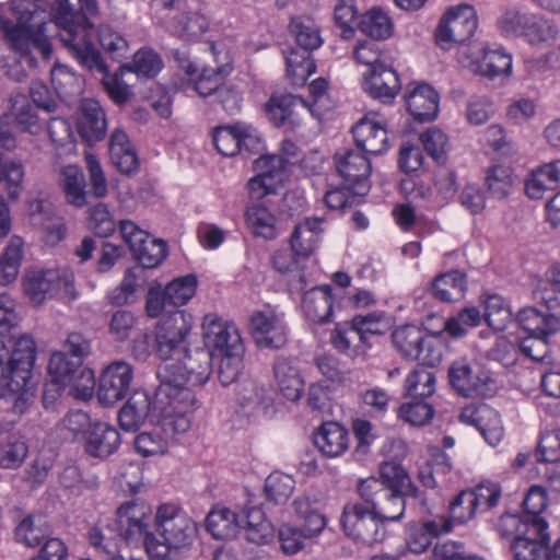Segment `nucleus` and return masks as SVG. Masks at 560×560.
Wrapping results in <instances>:
<instances>
[{
	"instance_id": "1",
	"label": "nucleus",
	"mask_w": 560,
	"mask_h": 560,
	"mask_svg": "<svg viewBox=\"0 0 560 560\" xmlns=\"http://www.w3.org/2000/svg\"><path fill=\"white\" fill-rule=\"evenodd\" d=\"M196 406L191 389L162 380L153 400L144 390L135 392L119 410L118 421L125 431L135 432L149 420L166 435H179L189 430Z\"/></svg>"
},
{
	"instance_id": "2",
	"label": "nucleus",
	"mask_w": 560,
	"mask_h": 560,
	"mask_svg": "<svg viewBox=\"0 0 560 560\" xmlns=\"http://www.w3.org/2000/svg\"><path fill=\"white\" fill-rule=\"evenodd\" d=\"M36 346L32 336L0 337V399L11 404L15 415H23L35 398L31 382Z\"/></svg>"
},
{
	"instance_id": "3",
	"label": "nucleus",
	"mask_w": 560,
	"mask_h": 560,
	"mask_svg": "<svg viewBox=\"0 0 560 560\" xmlns=\"http://www.w3.org/2000/svg\"><path fill=\"white\" fill-rule=\"evenodd\" d=\"M58 23L63 27L61 43L69 52L85 68L102 74V83L116 104H124L131 95L129 85L122 80L125 72H131V66L121 65L117 72L109 73L100 51L89 42L90 25L83 16L61 15Z\"/></svg>"
},
{
	"instance_id": "4",
	"label": "nucleus",
	"mask_w": 560,
	"mask_h": 560,
	"mask_svg": "<svg viewBox=\"0 0 560 560\" xmlns=\"http://www.w3.org/2000/svg\"><path fill=\"white\" fill-rule=\"evenodd\" d=\"M154 528L163 540L160 541L154 535L147 538V553L152 560H165L172 549L178 550L191 545L198 532L192 518L173 503L158 506Z\"/></svg>"
},
{
	"instance_id": "5",
	"label": "nucleus",
	"mask_w": 560,
	"mask_h": 560,
	"mask_svg": "<svg viewBox=\"0 0 560 560\" xmlns=\"http://www.w3.org/2000/svg\"><path fill=\"white\" fill-rule=\"evenodd\" d=\"M21 284L24 295L34 306L54 298L72 301L78 294L74 273L67 266H30L22 275Z\"/></svg>"
},
{
	"instance_id": "6",
	"label": "nucleus",
	"mask_w": 560,
	"mask_h": 560,
	"mask_svg": "<svg viewBox=\"0 0 560 560\" xmlns=\"http://www.w3.org/2000/svg\"><path fill=\"white\" fill-rule=\"evenodd\" d=\"M194 327L191 314L176 310L163 314L155 325L154 351L162 360H168L184 347Z\"/></svg>"
},
{
	"instance_id": "7",
	"label": "nucleus",
	"mask_w": 560,
	"mask_h": 560,
	"mask_svg": "<svg viewBox=\"0 0 560 560\" xmlns=\"http://www.w3.org/2000/svg\"><path fill=\"white\" fill-rule=\"evenodd\" d=\"M345 534L364 545H374L384 540L386 530L370 505L349 502L343 506L340 517Z\"/></svg>"
},
{
	"instance_id": "8",
	"label": "nucleus",
	"mask_w": 560,
	"mask_h": 560,
	"mask_svg": "<svg viewBox=\"0 0 560 560\" xmlns=\"http://www.w3.org/2000/svg\"><path fill=\"white\" fill-rule=\"evenodd\" d=\"M359 497L369 504L374 514L384 525L387 522H398L406 509L404 497L407 494L388 491L382 488L376 477L360 479L357 485Z\"/></svg>"
},
{
	"instance_id": "9",
	"label": "nucleus",
	"mask_w": 560,
	"mask_h": 560,
	"mask_svg": "<svg viewBox=\"0 0 560 560\" xmlns=\"http://www.w3.org/2000/svg\"><path fill=\"white\" fill-rule=\"evenodd\" d=\"M211 50L217 65L214 67H199L196 62L186 60L182 63L184 73L189 82L194 84L195 91L202 97L218 93L223 86L224 79L232 71V58L228 51L218 50L215 44L211 45Z\"/></svg>"
},
{
	"instance_id": "10",
	"label": "nucleus",
	"mask_w": 560,
	"mask_h": 560,
	"mask_svg": "<svg viewBox=\"0 0 560 560\" xmlns=\"http://www.w3.org/2000/svg\"><path fill=\"white\" fill-rule=\"evenodd\" d=\"M477 26L476 11L471 5L453 7L441 19L435 31V42L442 49H451L455 44L468 40Z\"/></svg>"
},
{
	"instance_id": "11",
	"label": "nucleus",
	"mask_w": 560,
	"mask_h": 560,
	"mask_svg": "<svg viewBox=\"0 0 560 560\" xmlns=\"http://www.w3.org/2000/svg\"><path fill=\"white\" fill-rule=\"evenodd\" d=\"M0 28L11 47L21 55H28L32 49H35L44 59L50 58L51 44L45 33L46 23L30 24L21 18L19 24L12 25L8 19L0 16Z\"/></svg>"
},
{
	"instance_id": "12",
	"label": "nucleus",
	"mask_w": 560,
	"mask_h": 560,
	"mask_svg": "<svg viewBox=\"0 0 560 560\" xmlns=\"http://www.w3.org/2000/svg\"><path fill=\"white\" fill-rule=\"evenodd\" d=\"M501 493V487L491 481L481 482L472 490H463L451 501L452 517L459 524L466 523L477 512L497 506Z\"/></svg>"
},
{
	"instance_id": "13",
	"label": "nucleus",
	"mask_w": 560,
	"mask_h": 560,
	"mask_svg": "<svg viewBox=\"0 0 560 560\" xmlns=\"http://www.w3.org/2000/svg\"><path fill=\"white\" fill-rule=\"evenodd\" d=\"M452 387L462 396H488L494 392V381L489 372L466 358L455 360L448 369Z\"/></svg>"
},
{
	"instance_id": "14",
	"label": "nucleus",
	"mask_w": 560,
	"mask_h": 560,
	"mask_svg": "<svg viewBox=\"0 0 560 560\" xmlns=\"http://www.w3.org/2000/svg\"><path fill=\"white\" fill-rule=\"evenodd\" d=\"M290 164L283 156L264 155L257 159L255 168L258 174L247 184L250 198L259 200L275 194L287 179Z\"/></svg>"
},
{
	"instance_id": "15",
	"label": "nucleus",
	"mask_w": 560,
	"mask_h": 560,
	"mask_svg": "<svg viewBox=\"0 0 560 560\" xmlns=\"http://www.w3.org/2000/svg\"><path fill=\"white\" fill-rule=\"evenodd\" d=\"M152 510L143 501L132 500L122 503L116 511V523L119 535L127 542L143 541L147 549V538L153 536L149 532Z\"/></svg>"
},
{
	"instance_id": "16",
	"label": "nucleus",
	"mask_w": 560,
	"mask_h": 560,
	"mask_svg": "<svg viewBox=\"0 0 560 560\" xmlns=\"http://www.w3.org/2000/svg\"><path fill=\"white\" fill-rule=\"evenodd\" d=\"M249 331L259 349H280L288 341V328L282 314L270 308L252 314Z\"/></svg>"
},
{
	"instance_id": "17",
	"label": "nucleus",
	"mask_w": 560,
	"mask_h": 560,
	"mask_svg": "<svg viewBox=\"0 0 560 560\" xmlns=\"http://www.w3.org/2000/svg\"><path fill=\"white\" fill-rule=\"evenodd\" d=\"M201 329L205 345L212 355L230 353L236 346L245 349L236 325L214 313L203 316Z\"/></svg>"
},
{
	"instance_id": "18",
	"label": "nucleus",
	"mask_w": 560,
	"mask_h": 560,
	"mask_svg": "<svg viewBox=\"0 0 560 560\" xmlns=\"http://www.w3.org/2000/svg\"><path fill=\"white\" fill-rule=\"evenodd\" d=\"M265 110L275 126L287 127L291 131L302 125L303 114L315 115L313 106L290 93L272 94L265 104Z\"/></svg>"
},
{
	"instance_id": "19",
	"label": "nucleus",
	"mask_w": 560,
	"mask_h": 560,
	"mask_svg": "<svg viewBox=\"0 0 560 560\" xmlns=\"http://www.w3.org/2000/svg\"><path fill=\"white\" fill-rule=\"evenodd\" d=\"M358 149L365 154L381 155L388 151L390 141L387 121L376 113H369L352 128Z\"/></svg>"
},
{
	"instance_id": "20",
	"label": "nucleus",
	"mask_w": 560,
	"mask_h": 560,
	"mask_svg": "<svg viewBox=\"0 0 560 560\" xmlns=\"http://www.w3.org/2000/svg\"><path fill=\"white\" fill-rule=\"evenodd\" d=\"M212 360L213 355L203 349L196 350L194 353L186 352L179 364L173 365L177 370V372L173 373L174 378L167 375L170 371L166 365L159 369V375L163 380H168L184 388H186L184 383L192 386L203 385L211 375Z\"/></svg>"
},
{
	"instance_id": "21",
	"label": "nucleus",
	"mask_w": 560,
	"mask_h": 560,
	"mask_svg": "<svg viewBox=\"0 0 560 560\" xmlns=\"http://www.w3.org/2000/svg\"><path fill=\"white\" fill-rule=\"evenodd\" d=\"M133 378L129 363L115 361L107 365L98 381L97 398L104 406H112L126 397Z\"/></svg>"
},
{
	"instance_id": "22",
	"label": "nucleus",
	"mask_w": 560,
	"mask_h": 560,
	"mask_svg": "<svg viewBox=\"0 0 560 560\" xmlns=\"http://www.w3.org/2000/svg\"><path fill=\"white\" fill-rule=\"evenodd\" d=\"M336 170L347 185L357 189V195L369 190L368 179L372 167L365 153L360 150L346 149L335 153Z\"/></svg>"
},
{
	"instance_id": "23",
	"label": "nucleus",
	"mask_w": 560,
	"mask_h": 560,
	"mask_svg": "<svg viewBox=\"0 0 560 560\" xmlns=\"http://www.w3.org/2000/svg\"><path fill=\"white\" fill-rule=\"evenodd\" d=\"M259 142L256 130L243 122L220 126L213 131V143L218 152L224 156H234L243 149L253 150Z\"/></svg>"
},
{
	"instance_id": "24",
	"label": "nucleus",
	"mask_w": 560,
	"mask_h": 560,
	"mask_svg": "<svg viewBox=\"0 0 560 560\" xmlns=\"http://www.w3.org/2000/svg\"><path fill=\"white\" fill-rule=\"evenodd\" d=\"M459 420L476 427L490 445H497L504 435L500 415L487 404L468 405L463 408Z\"/></svg>"
},
{
	"instance_id": "25",
	"label": "nucleus",
	"mask_w": 560,
	"mask_h": 560,
	"mask_svg": "<svg viewBox=\"0 0 560 560\" xmlns=\"http://www.w3.org/2000/svg\"><path fill=\"white\" fill-rule=\"evenodd\" d=\"M495 529L502 538H513L511 549L515 556V546L521 539L546 537L548 524L542 517L522 520L514 514H503L495 524Z\"/></svg>"
},
{
	"instance_id": "26",
	"label": "nucleus",
	"mask_w": 560,
	"mask_h": 560,
	"mask_svg": "<svg viewBox=\"0 0 560 560\" xmlns=\"http://www.w3.org/2000/svg\"><path fill=\"white\" fill-rule=\"evenodd\" d=\"M362 88L371 97L390 103L398 94L401 83L395 69L385 63L363 74Z\"/></svg>"
},
{
	"instance_id": "27",
	"label": "nucleus",
	"mask_w": 560,
	"mask_h": 560,
	"mask_svg": "<svg viewBox=\"0 0 560 560\" xmlns=\"http://www.w3.org/2000/svg\"><path fill=\"white\" fill-rule=\"evenodd\" d=\"M439 94L429 84L410 83L405 102L409 114L418 121H431L439 113Z\"/></svg>"
},
{
	"instance_id": "28",
	"label": "nucleus",
	"mask_w": 560,
	"mask_h": 560,
	"mask_svg": "<svg viewBox=\"0 0 560 560\" xmlns=\"http://www.w3.org/2000/svg\"><path fill=\"white\" fill-rule=\"evenodd\" d=\"M107 119L105 110L98 101L84 98L80 104L78 132L88 143H94L105 138Z\"/></svg>"
},
{
	"instance_id": "29",
	"label": "nucleus",
	"mask_w": 560,
	"mask_h": 560,
	"mask_svg": "<svg viewBox=\"0 0 560 560\" xmlns=\"http://www.w3.org/2000/svg\"><path fill=\"white\" fill-rule=\"evenodd\" d=\"M120 445V434L105 422H94L86 431L83 446L86 454L96 458H106L114 454Z\"/></svg>"
},
{
	"instance_id": "30",
	"label": "nucleus",
	"mask_w": 560,
	"mask_h": 560,
	"mask_svg": "<svg viewBox=\"0 0 560 560\" xmlns=\"http://www.w3.org/2000/svg\"><path fill=\"white\" fill-rule=\"evenodd\" d=\"M314 443L326 457H339L349 448V431L336 421H326L314 433Z\"/></svg>"
},
{
	"instance_id": "31",
	"label": "nucleus",
	"mask_w": 560,
	"mask_h": 560,
	"mask_svg": "<svg viewBox=\"0 0 560 560\" xmlns=\"http://www.w3.org/2000/svg\"><path fill=\"white\" fill-rule=\"evenodd\" d=\"M273 378L280 394L290 401H298L304 392V380L291 360L277 357L273 366Z\"/></svg>"
},
{
	"instance_id": "32",
	"label": "nucleus",
	"mask_w": 560,
	"mask_h": 560,
	"mask_svg": "<svg viewBox=\"0 0 560 560\" xmlns=\"http://www.w3.org/2000/svg\"><path fill=\"white\" fill-rule=\"evenodd\" d=\"M109 159L112 164L122 174L130 175L138 171L139 160L127 133L115 129L109 137Z\"/></svg>"
},
{
	"instance_id": "33",
	"label": "nucleus",
	"mask_w": 560,
	"mask_h": 560,
	"mask_svg": "<svg viewBox=\"0 0 560 560\" xmlns=\"http://www.w3.org/2000/svg\"><path fill=\"white\" fill-rule=\"evenodd\" d=\"M323 223V219L312 218L295 226L291 235V249L296 257L306 259L318 248Z\"/></svg>"
},
{
	"instance_id": "34",
	"label": "nucleus",
	"mask_w": 560,
	"mask_h": 560,
	"mask_svg": "<svg viewBox=\"0 0 560 560\" xmlns=\"http://www.w3.org/2000/svg\"><path fill=\"white\" fill-rule=\"evenodd\" d=\"M302 310L306 318L313 323L323 324L332 315V296L329 285L315 287L305 292Z\"/></svg>"
},
{
	"instance_id": "35",
	"label": "nucleus",
	"mask_w": 560,
	"mask_h": 560,
	"mask_svg": "<svg viewBox=\"0 0 560 560\" xmlns=\"http://www.w3.org/2000/svg\"><path fill=\"white\" fill-rule=\"evenodd\" d=\"M376 479L385 490L408 494L412 498L418 497V488L398 463L383 462L378 467V478L376 477Z\"/></svg>"
},
{
	"instance_id": "36",
	"label": "nucleus",
	"mask_w": 560,
	"mask_h": 560,
	"mask_svg": "<svg viewBox=\"0 0 560 560\" xmlns=\"http://www.w3.org/2000/svg\"><path fill=\"white\" fill-rule=\"evenodd\" d=\"M292 505L296 516L303 522L302 527L305 528L306 536L317 537L325 529L327 520L317 500L302 495L296 498Z\"/></svg>"
},
{
	"instance_id": "37",
	"label": "nucleus",
	"mask_w": 560,
	"mask_h": 560,
	"mask_svg": "<svg viewBox=\"0 0 560 560\" xmlns=\"http://www.w3.org/2000/svg\"><path fill=\"white\" fill-rule=\"evenodd\" d=\"M329 341L338 352L347 355L359 357L368 351L352 320L337 324L330 332Z\"/></svg>"
},
{
	"instance_id": "38",
	"label": "nucleus",
	"mask_w": 560,
	"mask_h": 560,
	"mask_svg": "<svg viewBox=\"0 0 560 560\" xmlns=\"http://www.w3.org/2000/svg\"><path fill=\"white\" fill-rule=\"evenodd\" d=\"M208 19L196 11H183L168 23L170 32L185 40H196L209 31Z\"/></svg>"
},
{
	"instance_id": "39",
	"label": "nucleus",
	"mask_w": 560,
	"mask_h": 560,
	"mask_svg": "<svg viewBox=\"0 0 560 560\" xmlns=\"http://www.w3.org/2000/svg\"><path fill=\"white\" fill-rule=\"evenodd\" d=\"M432 295L442 302L460 300L467 290L466 273L451 270L436 276L431 283Z\"/></svg>"
},
{
	"instance_id": "40",
	"label": "nucleus",
	"mask_w": 560,
	"mask_h": 560,
	"mask_svg": "<svg viewBox=\"0 0 560 560\" xmlns=\"http://www.w3.org/2000/svg\"><path fill=\"white\" fill-rule=\"evenodd\" d=\"M59 180L68 203L77 208L88 203L86 180L79 166L70 164L62 167Z\"/></svg>"
},
{
	"instance_id": "41",
	"label": "nucleus",
	"mask_w": 560,
	"mask_h": 560,
	"mask_svg": "<svg viewBox=\"0 0 560 560\" xmlns=\"http://www.w3.org/2000/svg\"><path fill=\"white\" fill-rule=\"evenodd\" d=\"M245 222L250 233L256 237L273 240L277 237V218L262 203H252L245 211Z\"/></svg>"
},
{
	"instance_id": "42",
	"label": "nucleus",
	"mask_w": 560,
	"mask_h": 560,
	"mask_svg": "<svg viewBox=\"0 0 560 560\" xmlns=\"http://www.w3.org/2000/svg\"><path fill=\"white\" fill-rule=\"evenodd\" d=\"M549 539L546 529V537L518 540L515 546V560H560V538L551 547L547 546Z\"/></svg>"
},
{
	"instance_id": "43",
	"label": "nucleus",
	"mask_w": 560,
	"mask_h": 560,
	"mask_svg": "<svg viewBox=\"0 0 560 560\" xmlns=\"http://www.w3.org/2000/svg\"><path fill=\"white\" fill-rule=\"evenodd\" d=\"M24 240L19 235L10 237L0 255V276L4 285L14 282L24 258Z\"/></svg>"
},
{
	"instance_id": "44",
	"label": "nucleus",
	"mask_w": 560,
	"mask_h": 560,
	"mask_svg": "<svg viewBox=\"0 0 560 560\" xmlns=\"http://www.w3.org/2000/svg\"><path fill=\"white\" fill-rule=\"evenodd\" d=\"M424 332L413 326L406 325L398 327L392 334V341L399 354L406 359L413 361L421 353V343H423Z\"/></svg>"
},
{
	"instance_id": "45",
	"label": "nucleus",
	"mask_w": 560,
	"mask_h": 560,
	"mask_svg": "<svg viewBox=\"0 0 560 560\" xmlns=\"http://www.w3.org/2000/svg\"><path fill=\"white\" fill-rule=\"evenodd\" d=\"M476 71L487 78L509 77L512 73V57L501 49H483Z\"/></svg>"
},
{
	"instance_id": "46",
	"label": "nucleus",
	"mask_w": 560,
	"mask_h": 560,
	"mask_svg": "<svg viewBox=\"0 0 560 560\" xmlns=\"http://www.w3.org/2000/svg\"><path fill=\"white\" fill-rule=\"evenodd\" d=\"M558 25L544 15H530L524 37L536 47H546L553 44L558 37Z\"/></svg>"
},
{
	"instance_id": "47",
	"label": "nucleus",
	"mask_w": 560,
	"mask_h": 560,
	"mask_svg": "<svg viewBox=\"0 0 560 560\" xmlns=\"http://www.w3.org/2000/svg\"><path fill=\"white\" fill-rule=\"evenodd\" d=\"M206 527L215 539H226L234 535L238 527L237 512L226 508L212 510L207 515Z\"/></svg>"
},
{
	"instance_id": "48",
	"label": "nucleus",
	"mask_w": 560,
	"mask_h": 560,
	"mask_svg": "<svg viewBox=\"0 0 560 560\" xmlns=\"http://www.w3.org/2000/svg\"><path fill=\"white\" fill-rule=\"evenodd\" d=\"M518 325L528 332V336H551L556 332L555 324L549 319L548 313L539 312L534 307H525L516 316Z\"/></svg>"
},
{
	"instance_id": "49",
	"label": "nucleus",
	"mask_w": 560,
	"mask_h": 560,
	"mask_svg": "<svg viewBox=\"0 0 560 560\" xmlns=\"http://www.w3.org/2000/svg\"><path fill=\"white\" fill-rule=\"evenodd\" d=\"M290 32L298 45L305 50H314L322 45L319 28L310 16L293 18L290 23Z\"/></svg>"
},
{
	"instance_id": "50",
	"label": "nucleus",
	"mask_w": 560,
	"mask_h": 560,
	"mask_svg": "<svg viewBox=\"0 0 560 560\" xmlns=\"http://www.w3.org/2000/svg\"><path fill=\"white\" fill-rule=\"evenodd\" d=\"M485 318L494 330H504L512 320L508 301L499 294H489L485 300Z\"/></svg>"
},
{
	"instance_id": "51",
	"label": "nucleus",
	"mask_w": 560,
	"mask_h": 560,
	"mask_svg": "<svg viewBox=\"0 0 560 560\" xmlns=\"http://www.w3.org/2000/svg\"><path fill=\"white\" fill-rule=\"evenodd\" d=\"M435 390V376L424 366L415 368L405 381V392L413 398H427Z\"/></svg>"
},
{
	"instance_id": "52",
	"label": "nucleus",
	"mask_w": 560,
	"mask_h": 560,
	"mask_svg": "<svg viewBox=\"0 0 560 560\" xmlns=\"http://www.w3.org/2000/svg\"><path fill=\"white\" fill-rule=\"evenodd\" d=\"M360 30L375 39H386L392 36L394 25L387 13L378 9L366 12L360 21Z\"/></svg>"
},
{
	"instance_id": "53",
	"label": "nucleus",
	"mask_w": 560,
	"mask_h": 560,
	"mask_svg": "<svg viewBox=\"0 0 560 560\" xmlns=\"http://www.w3.org/2000/svg\"><path fill=\"white\" fill-rule=\"evenodd\" d=\"M28 447L23 436L11 434L0 445V466L5 469H14L20 467L26 456Z\"/></svg>"
},
{
	"instance_id": "54",
	"label": "nucleus",
	"mask_w": 560,
	"mask_h": 560,
	"mask_svg": "<svg viewBox=\"0 0 560 560\" xmlns=\"http://www.w3.org/2000/svg\"><path fill=\"white\" fill-rule=\"evenodd\" d=\"M245 349L236 346L230 353L213 355L218 360V376L222 385L228 386L235 382L243 371Z\"/></svg>"
},
{
	"instance_id": "55",
	"label": "nucleus",
	"mask_w": 560,
	"mask_h": 560,
	"mask_svg": "<svg viewBox=\"0 0 560 560\" xmlns=\"http://www.w3.org/2000/svg\"><path fill=\"white\" fill-rule=\"evenodd\" d=\"M486 185L489 194L497 199H504L513 189L514 179L509 166L497 165L487 172Z\"/></svg>"
},
{
	"instance_id": "56",
	"label": "nucleus",
	"mask_w": 560,
	"mask_h": 560,
	"mask_svg": "<svg viewBox=\"0 0 560 560\" xmlns=\"http://www.w3.org/2000/svg\"><path fill=\"white\" fill-rule=\"evenodd\" d=\"M355 329L363 337V342L371 348L370 336H378L386 332L388 323L384 312H374L366 315H357L352 319Z\"/></svg>"
},
{
	"instance_id": "57",
	"label": "nucleus",
	"mask_w": 560,
	"mask_h": 560,
	"mask_svg": "<svg viewBox=\"0 0 560 560\" xmlns=\"http://www.w3.org/2000/svg\"><path fill=\"white\" fill-rule=\"evenodd\" d=\"M314 363L320 375L331 384L345 385L350 380V370L332 354L319 355Z\"/></svg>"
},
{
	"instance_id": "58",
	"label": "nucleus",
	"mask_w": 560,
	"mask_h": 560,
	"mask_svg": "<svg viewBox=\"0 0 560 560\" xmlns=\"http://www.w3.org/2000/svg\"><path fill=\"white\" fill-rule=\"evenodd\" d=\"M197 278L188 275L174 279L164 290L165 302L180 306L186 304L196 293Z\"/></svg>"
},
{
	"instance_id": "59",
	"label": "nucleus",
	"mask_w": 560,
	"mask_h": 560,
	"mask_svg": "<svg viewBox=\"0 0 560 560\" xmlns=\"http://www.w3.org/2000/svg\"><path fill=\"white\" fill-rule=\"evenodd\" d=\"M109 532L108 528L96 524L88 533L90 546L94 548L102 560H107L121 550L118 540Z\"/></svg>"
},
{
	"instance_id": "60",
	"label": "nucleus",
	"mask_w": 560,
	"mask_h": 560,
	"mask_svg": "<svg viewBox=\"0 0 560 560\" xmlns=\"http://www.w3.org/2000/svg\"><path fill=\"white\" fill-rule=\"evenodd\" d=\"M98 42L113 60L121 61L128 55L129 46L127 39L110 25L100 26Z\"/></svg>"
},
{
	"instance_id": "61",
	"label": "nucleus",
	"mask_w": 560,
	"mask_h": 560,
	"mask_svg": "<svg viewBox=\"0 0 560 560\" xmlns=\"http://www.w3.org/2000/svg\"><path fill=\"white\" fill-rule=\"evenodd\" d=\"M294 479L285 474L272 472L265 482V492L268 500L275 503H284L294 490Z\"/></svg>"
},
{
	"instance_id": "62",
	"label": "nucleus",
	"mask_w": 560,
	"mask_h": 560,
	"mask_svg": "<svg viewBox=\"0 0 560 560\" xmlns=\"http://www.w3.org/2000/svg\"><path fill=\"white\" fill-rule=\"evenodd\" d=\"M434 413L435 410L433 406L422 400L405 402L398 409V417L415 427L428 424L432 420Z\"/></svg>"
},
{
	"instance_id": "63",
	"label": "nucleus",
	"mask_w": 560,
	"mask_h": 560,
	"mask_svg": "<svg viewBox=\"0 0 560 560\" xmlns=\"http://www.w3.org/2000/svg\"><path fill=\"white\" fill-rule=\"evenodd\" d=\"M530 15L517 8L506 9L498 20V27L505 36H524Z\"/></svg>"
},
{
	"instance_id": "64",
	"label": "nucleus",
	"mask_w": 560,
	"mask_h": 560,
	"mask_svg": "<svg viewBox=\"0 0 560 560\" xmlns=\"http://www.w3.org/2000/svg\"><path fill=\"white\" fill-rule=\"evenodd\" d=\"M132 254L143 268H155L166 257V245L163 241L150 237Z\"/></svg>"
}]
</instances>
